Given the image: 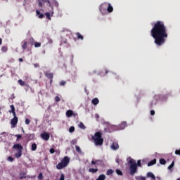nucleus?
Wrapping results in <instances>:
<instances>
[{
  "label": "nucleus",
  "mask_w": 180,
  "mask_h": 180,
  "mask_svg": "<svg viewBox=\"0 0 180 180\" xmlns=\"http://www.w3.org/2000/svg\"><path fill=\"white\" fill-rule=\"evenodd\" d=\"M152 37L154 38V43L159 47L165 44V39L168 37V33H167V27L163 21H157L153 24V27L150 31Z\"/></svg>",
  "instance_id": "1"
},
{
  "label": "nucleus",
  "mask_w": 180,
  "mask_h": 180,
  "mask_svg": "<svg viewBox=\"0 0 180 180\" xmlns=\"http://www.w3.org/2000/svg\"><path fill=\"white\" fill-rule=\"evenodd\" d=\"M128 164H129V170L130 174L134 175L136 172H137V167H141V160H138L137 163L134 159L131 158V157L127 158Z\"/></svg>",
  "instance_id": "2"
},
{
  "label": "nucleus",
  "mask_w": 180,
  "mask_h": 180,
  "mask_svg": "<svg viewBox=\"0 0 180 180\" xmlns=\"http://www.w3.org/2000/svg\"><path fill=\"white\" fill-rule=\"evenodd\" d=\"M91 140L95 146H103V139L102 138V132L97 131L91 136Z\"/></svg>",
  "instance_id": "3"
},
{
  "label": "nucleus",
  "mask_w": 180,
  "mask_h": 180,
  "mask_svg": "<svg viewBox=\"0 0 180 180\" xmlns=\"http://www.w3.org/2000/svg\"><path fill=\"white\" fill-rule=\"evenodd\" d=\"M13 148L17 152L15 153V158H20L22 155L23 146L20 143H15L13 145Z\"/></svg>",
  "instance_id": "4"
},
{
  "label": "nucleus",
  "mask_w": 180,
  "mask_h": 180,
  "mask_svg": "<svg viewBox=\"0 0 180 180\" xmlns=\"http://www.w3.org/2000/svg\"><path fill=\"white\" fill-rule=\"evenodd\" d=\"M70 164V158L65 156L63 159L56 165L57 169H63Z\"/></svg>",
  "instance_id": "5"
},
{
  "label": "nucleus",
  "mask_w": 180,
  "mask_h": 180,
  "mask_svg": "<svg viewBox=\"0 0 180 180\" xmlns=\"http://www.w3.org/2000/svg\"><path fill=\"white\" fill-rule=\"evenodd\" d=\"M53 1L54 0H37L38 6H39V8H43L44 5H46V6L51 8V2Z\"/></svg>",
  "instance_id": "6"
},
{
  "label": "nucleus",
  "mask_w": 180,
  "mask_h": 180,
  "mask_svg": "<svg viewBox=\"0 0 180 180\" xmlns=\"http://www.w3.org/2000/svg\"><path fill=\"white\" fill-rule=\"evenodd\" d=\"M108 10V3H103L100 7H99V11L100 12L103 14L105 15L106 13Z\"/></svg>",
  "instance_id": "7"
},
{
  "label": "nucleus",
  "mask_w": 180,
  "mask_h": 180,
  "mask_svg": "<svg viewBox=\"0 0 180 180\" xmlns=\"http://www.w3.org/2000/svg\"><path fill=\"white\" fill-rule=\"evenodd\" d=\"M41 139H43V140H45V141H49L50 139V134L47 132H44L41 134Z\"/></svg>",
  "instance_id": "8"
},
{
  "label": "nucleus",
  "mask_w": 180,
  "mask_h": 180,
  "mask_svg": "<svg viewBox=\"0 0 180 180\" xmlns=\"http://www.w3.org/2000/svg\"><path fill=\"white\" fill-rule=\"evenodd\" d=\"M18 117H15L13 119H11V124L12 127H16V124H18Z\"/></svg>",
  "instance_id": "9"
},
{
  "label": "nucleus",
  "mask_w": 180,
  "mask_h": 180,
  "mask_svg": "<svg viewBox=\"0 0 180 180\" xmlns=\"http://www.w3.org/2000/svg\"><path fill=\"white\" fill-rule=\"evenodd\" d=\"M127 126V122H122L120 125V130H124L125 127Z\"/></svg>",
  "instance_id": "10"
},
{
  "label": "nucleus",
  "mask_w": 180,
  "mask_h": 180,
  "mask_svg": "<svg viewBox=\"0 0 180 180\" xmlns=\"http://www.w3.org/2000/svg\"><path fill=\"white\" fill-rule=\"evenodd\" d=\"M107 11L109 13H112V12H113V6H112V4H110V3H108Z\"/></svg>",
  "instance_id": "11"
},
{
  "label": "nucleus",
  "mask_w": 180,
  "mask_h": 180,
  "mask_svg": "<svg viewBox=\"0 0 180 180\" xmlns=\"http://www.w3.org/2000/svg\"><path fill=\"white\" fill-rule=\"evenodd\" d=\"M44 75L46 78H49V79H53V78H54V75L53 73L45 72Z\"/></svg>",
  "instance_id": "12"
},
{
  "label": "nucleus",
  "mask_w": 180,
  "mask_h": 180,
  "mask_svg": "<svg viewBox=\"0 0 180 180\" xmlns=\"http://www.w3.org/2000/svg\"><path fill=\"white\" fill-rule=\"evenodd\" d=\"M74 111L72 110H68L66 111V116L67 117H71V116H74Z\"/></svg>",
  "instance_id": "13"
},
{
  "label": "nucleus",
  "mask_w": 180,
  "mask_h": 180,
  "mask_svg": "<svg viewBox=\"0 0 180 180\" xmlns=\"http://www.w3.org/2000/svg\"><path fill=\"white\" fill-rule=\"evenodd\" d=\"M36 13L39 19H43V18H44V14L40 13L39 10H36Z\"/></svg>",
  "instance_id": "14"
},
{
  "label": "nucleus",
  "mask_w": 180,
  "mask_h": 180,
  "mask_svg": "<svg viewBox=\"0 0 180 180\" xmlns=\"http://www.w3.org/2000/svg\"><path fill=\"white\" fill-rule=\"evenodd\" d=\"M111 148L112 150H117L119 148V144L117 143H112Z\"/></svg>",
  "instance_id": "15"
},
{
  "label": "nucleus",
  "mask_w": 180,
  "mask_h": 180,
  "mask_svg": "<svg viewBox=\"0 0 180 180\" xmlns=\"http://www.w3.org/2000/svg\"><path fill=\"white\" fill-rule=\"evenodd\" d=\"M155 164H157V159H153V160L150 161L148 163V167H151L153 165H155Z\"/></svg>",
  "instance_id": "16"
},
{
  "label": "nucleus",
  "mask_w": 180,
  "mask_h": 180,
  "mask_svg": "<svg viewBox=\"0 0 180 180\" xmlns=\"http://www.w3.org/2000/svg\"><path fill=\"white\" fill-rule=\"evenodd\" d=\"M91 103L94 105V106H96L99 103V99L98 98H95L91 101Z\"/></svg>",
  "instance_id": "17"
},
{
  "label": "nucleus",
  "mask_w": 180,
  "mask_h": 180,
  "mask_svg": "<svg viewBox=\"0 0 180 180\" xmlns=\"http://www.w3.org/2000/svg\"><path fill=\"white\" fill-rule=\"evenodd\" d=\"M148 178H151L153 180H155V176L152 172H148L147 173Z\"/></svg>",
  "instance_id": "18"
},
{
  "label": "nucleus",
  "mask_w": 180,
  "mask_h": 180,
  "mask_svg": "<svg viewBox=\"0 0 180 180\" xmlns=\"http://www.w3.org/2000/svg\"><path fill=\"white\" fill-rule=\"evenodd\" d=\"M102 162H103L102 160H98L91 161L92 165H98V164H102Z\"/></svg>",
  "instance_id": "19"
},
{
  "label": "nucleus",
  "mask_w": 180,
  "mask_h": 180,
  "mask_svg": "<svg viewBox=\"0 0 180 180\" xmlns=\"http://www.w3.org/2000/svg\"><path fill=\"white\" fill-rule=\"evenodd\" d=\"M76 36H77L78 40H84V36H82V34H81V33L77 32Z\"/></svg>",
  "instance_id": "20"
},
{
  "label": "nucleus",
  "mask_w": 180,
  "mask_h": 180,
  "mask_svg": "<svg viewBox=\"0 0 180 180\" xmlns=\"http://www.w3.org/2000/svg\"><path fill=\"white\" fill-rule=\"evenodd\" d=\"M20 179H26V172L20 173Z\"/></svg>",
  "instance_id": "21"
},
{
  "label": "nucleus",
  "mask_w": 180,
  "mask_h": 180,
  "mask_svg": "<svg viewBox=\"0 0 180 180\" xmlns=\"http://www.w3.org/2000/svg\"><path fill=\"white\" fill-rule=\"evenodd\" d=\"M22 49L26 50L27 49V41H23V44L22 45Z\"/></svg>",
  "instance_id": "22"
},
{
  "label": "nucleus",
  "mask_w": 180,
  "mask_h": 180,
  "mask_svg": "<svg viewBox=\"0 0 180 180\" xmlns=\"http://www.w3.org/2000/svg\"><path fill=\"white\" fill-rule=\"evenodd\" d=\"M106 179V176L105 174H101L98 176V179L96 180H105Z\"/></svg>",
  "instance_id": "23"
},
{
  "label": "nucleus",
  "mask_w": 180,
  "mask_h": 180,
  "mask_svg": "<svg viewBox=\"0 0 180 180\" xmlns=\"http://www.w3.org/2000/svg\"><path fill=\"white\" fill-rule=\"evenodd\" d=\"M18 84L21 86H25V85H27L26 84V82H25L22 79H18Z\"/></svg>",
  "instance_id": "24"
},
{
  "label": "nucleus",
  "mask_w": 180,
  "mask_h": 180,
  "mask_svg": "<svg viewBox=\"0 0 180 180\" xmlns=\"http://www.w3.org/2000/svg\"><path fill=\"white\" fill-rule=\"evenodd\" d=\"M32 151H36L37 150V145L36 143H32L31 146Z\"/></svg>",
  "instance_id": "25"
},
{
  "label": "nucleus",
  "mask_w": 180,
  "mask_h": 180,
  "mask_svg": "<svg viewBox=\"0 0 180 180\" xmlns=\"http://www.w3.org/2000/svg\"><path fill=\"white\" fill-rule=\"evenodd\" d=\"M89 172H91V174H96V172H98V169L90 168L89 169Z\"/></svg>",
  "instance_id": "26"
},
{
  "label": "nucleus",
  "mask_w": 180,
  "mask_h": 180,
  "mask_svg": "<svg viewBox=\"0 0 180 180\" xmlns=\"http://www.w3.org/2000/svg\"><path fill=\"white\" fill-rule=\"evenodd\" d=\"M28 44L31 46H33L34 44V39L33 38H30Z\"/></svg>",
  "instance_id": "27"
},
{
  "label": "nucleus",
  "mask_w": 180,
  "mask_h": 180,
  "mask_svg": "<svg viewBox=\"0 0 180 180\" xmlns=\"http://www.w3.org/2000/svg\"><path fill=\"white\" fill-rule=\"evenodd\" d=\"M160 163L162 165H165V164H167V160H165V159L164 158H161L160 160Z\"/></svg>",
  "instance_id": "28"
},
{
  "label": "nucleus",
  "mask_w": 180,
  "mask_h": 180,
  "mask_svg": "<svg viewBox=\"0 0 180 180\" xmlns=\"http://www.w3.org/2000/svg\"><path fill=\"white\" fill-rule=\"evenodd\" d=\"M45 16L46 17V19H48V20H51L50 13L49 12L45 13Z\"/></svg>",
  "instance_id": "29"
},
{
  "label": "nucleus",
  "mask_w": 180,
  "mask_h": 180,
  "mask_svg": "<svg viewBox=\"0 0 180 180\" xmlns=\"http://www.w3.org/2000/svg\"><path fill=\"white\" fill-rule=\"evenodd\" d=\"M10 108L11 110H10L8 112L9 113H13L15 112V105H10Z\"/></svg>",
  "instance_id": "30"
},
{
  "label": "nucleus",
  "mask_w": 180,
  "mask_h": 180,
  "mask_svg": "<svg viewBox=\"0 0 180 180\" xmlns=\"http://www.w3.org/2000/svg\"><path fill=\"white\" fill-rule=\"evenodd\" d=\"M79 127L80 129H82V130H85V129H86L85 125H84V123H82V122H80V123L79 124Z\"/></svg>",
  "instance_id": "31"
},
{
  "label": "nucleus",
  "mask_w": 180,
  "mask_h": 180,
  "mask_svg": "<svg viewBox=\"0 0 180 180\" xmlns=\"http://www.w3.org/2000/svg\"><path fill=\"white\" fill-rule=\"evenodd\" d=\"M113 172H114L113 169H109L106 172V175H112V174H113Z\"/></svg>",
  "instance_id": "32"
},
{
  "label": "nucleus",
  "mask_w": 180,
  "mask_h": 180,
  "mask_svg": "<svg viewBox=\"0 0 180 180\" xmlns=\"http://www.w3.org/2000/svg\"><path fill=\"white\" fill-rule=\"evenodd\" d=\"M76 151H77L79 154H81L82 153V150H81V148L78 146H76Z\"/></svg>",
  "instance_id": "33"
},
{
  "label": "nucleus",
  "mask_w": 180,
  "mask_h": 180,
  "mask_svg": "<svg viewBox=\"0 0 180 180\" xmlns=\"http://www.w3.org/2000/svg\"><path fill=\"white\" fill-rule=\"evenodd\" d=\"M34 44L35 48L41 47V43L40 42H35Z\"/></svg>",
  "instance_id": "34"
},
{
  "label": "nucleus",
  "mask_w": 180,
  "mask_h": 180,
  "mask_svg": "<svg viewBox=\"0 0 180 180\" xmlns=\"http://www.w3.org/2000/svg\"><path fill=\"white\" fill-rule=\"evenodd\" d=\"M1 51H4V53H6L8 51V46H2L1 47Z\"/></svg>",
  "instance_id": "35"
},
{
  "label": "nucleus",
  "mask_w": 180,
  "mask_h": 180,
  "mask_svg": "<svg viewBox=\"0 0 180 180\" xmlns=\"http://www.w3.org/2000/svg\"><path fill=\"white\" fill-rule=\"evenodd\" d=\"M74 131H75V127H70L69 128V132H70V133H74Z\"/></svg>",
  "instance_id": "36"
},
{
  "label": "nucleus",
  "mask_w": 180,
  "mask_h": 180,
  "mask_svg": "<svg viewBox=\"0 0 180 180\" xmlns=\"http://www.w3.org/2000/svg\"><path fill=\"white\" fill-rule=\"evenodd\" d=\"M66 84H67V82L62 80V81H60L59 84L60 86H64V85H65Z\"/></svg>",
  "instance_id": "37"
},
{
  "label": "nucleus",
  "mask_w": 180,
  "mask_h": 180,
  "mask_svg": "<svg viewBox=\"0 0 180 180\" xmlns=\"http://www.w3.org/2000/svg\"><path fill=\"white\" fill-rule=\"evenodd\" d=\"M116 174H117V175H120V176L123 175V172H122L120 171V169H116Z\"/></svg>",
  "instance_id": "38"
},
{
  "label": "nucleus",
  "mask_w": 180,
  "mask_h": 180,
  "mask_svg": "<svg viewBox=\"0 0 180 180\" xmlns=\"http://www.w3.org/2000/svg\"><path fill=\"white\" fill-rule=\"evenodd\" d=\"M7 160L9 161V162H13L14 159L12 156H9L8 157Z\"/></svg>",
  "instance_id": "39"
},
{
  "label": "nucleus",
  "mask_w": 180,
  "mask_h": 180,
  "mask_svg": "<svg viewBox=\"0 0 180 180\" xmlns=\"http://www.w3.org/2000/svg\"><path fill=\"white\" fill-rule=\"evenodd\" d=\"M174 165H175V162H172L171 165L168 167V169H172V168H174Z\"/></svg>",
  "instance_id": "40"
},
{
  "label": "nucleus",
  "mask_w": 180,
  "mask_h": 180,
  "mask_svg": "<svg viewBox=\"0 0 180 180\" xmlns=\"http://www.w3.org/2000/svg\"><path fill=\"white\" fill-rule=\"evenodd\" d=\"M136 180H146V177L143 176H140L136 178Z\"/></svg>",
  "instance_id": "41"
},
{
  "label": "nucleus",
  "mask_w": 180,
  "mask_h": 180,
  "mask_svg": "<svg viewBox=\"0 0 180 180\" xmlns=\"http://www.w3.org/2000/svg\"><path fill=\"white\" fill-rule=\"evenodd\" d=\"M15 137H17V141L20 140V139H22V135L20 134H16L15 135Z\"/></svg>",
  "instance_id": "42"
},
{
  "label": "nucleus",
  "mask_w": 180,
  "mask_h": 180,
  "mask_svg": "<svg viewBox=\"0 0 180 180\" xmlns=\"http://www.w3.org/2000/svg\"><path fill=\"white\" fill-rule=\"evenodd\" d=\"M55 101L56 102H60V101H61V98H60V97L57 96L55 97Z\"/></svg>",
  "instance_id": "43"
},
{
  "label": "nucleus",
  "mask_w": 180,
  "mask_h": 180,
  "mask_svg": "<svg viewBox=\"0 0 180 180\" xmlns=\"http://www.w3.org/2000/svg\"><path fill=\"white\" fill-rule=\"evenodd\" d=\"M38 179L39 180H41L43 179V174L42 173H40L38 176Z\"/></svg>",
  "instance_id": "44"
},
{
  "label": "nucleus",
  "mask_w": 180,
  "mask_h": 180,
  "mask_svg": "<svg viewBox=\"0 0 180 180\" xmlns=\"http://www.w3.org/2000/svg\"><path fill=\"white\" fill-rule=\"evenodd\" d=\"M49 153H50L51 154H54V153H56V150H54V148H51V149L49 150Z\"/></svg>",
  "instance_id": "45"
},
{
  "label": "nucleus",
  "mask_w": 180,
  "mask_h": 180,
  "mask_svg": "<svg viewBox=\"0 0 180 180\" xmlns=\"http://www.w3.org/2000/svg\"><path fill=\"white\" fill-rule=\"evenodd\" d=\"M48 43L49 44H53V39H51V38H48Z\"/></svg>",
  "instance_id": "46"
},
{
  "label": "nucleus",
  "mask_w": 180,
  "mask_h": 180,
  "mask_svg": "<svg viewBox=\"0 0 180 180\" xmlns=\"http://www.w3.org/2000/svg\"><path fill=\"white\" fill-rule=\"evenodd\" d=\"M25 124H30V120L29 119H25Z\"/></svg>",
  "instance_id": "47"
},
{
  "label": "nucleus",
  "mask_w": 180,
  "mask_h": 180,
  "mask_svg": "<svg viewBox=\"0 0 180 180\" xmlns=\"http://www.w3.org/2000/svg\"><path fill=\"white\" fill-rule=\"evenodd\" d=\"M150 115H151V116H154V115H155V111L154 110H151Z\"/></svg>",
  "instance_id": "48"
},
{
  "label": "nucleus",
  "mask_w": 180,
  "mask_h": 180,
  "mask_svg": "<svg viewBox=\"0 0 180 180\" xmlns=\"http://www.w3.org/2000/svg\"><path fill=\"white\" fill-rule=\"evenodd\" d=\"M175 154H176V155H180V150H175Z\"/></svg>",
  "instance_id": "49"
},
{
  "label": "nucleus",
  "mask_w": 180,
  "mask_h": 180,
  "mask_svg": "<svg viewBox=\"0 0 180 180\" xmlns=\"http://www.w3.org/2000/svg\"><path fill=\"white\" fill-rule=\"evenodd\" d=\"M34 68H38L39 67H40V65H39V63H34Z\"/></svg>",
  "instance_id": "50"
},
{
  "label": "nucleus",
  "mask_w": 180,
  "mask_h": 180,
  "mask_svg": "<svg viewBox=\"0 0 180 180\" xmlns=\"http://www.w3.org/2000/svg\"><path fill=\"white\" fill-rule=\"evenodd\" d=\"M64 178H65L64 174H62L60 175V177L59 180H64Z\"/></svg>",
  "instance_id": "51"
},
{
  "label": "nucleus",
  "mask_w": 180,
  "mask_h": 180,
  "mask_svg": "<svg viewBox=\"0 0 180 180\" xmlns=\"http://www.w3.org/2000/svg\"><path fill=\"white\" fill-rule=\"evenodd\" d=\"M13 113V117H16V112L14 111V112H12Z\"/></svg>",
  "instance_id": "52"
},
{
  "label": "nucleus",
  "mask_w": 180,
  "mask_h": 180,
  "mask_svg": "<svg viewBox=\"0 0 180 180\" xmlns=\"http://www.w3.org/2000/svg\"><path fill=\"white\" fill-rule=\"evenodd\" d=\"M19 61H20V63H23V58H19Z\"/></svg>",
  "instance_id": "53"
},
{
  "label": "nucleus",
  "mask_w": 180,
  "mask_h": 180,
  "mask_svg": "<svg viewBox=\"0 0 180 180\" xmlns=\"http://www.w3.org/2000/svg\"><path fill=\"white\" fill-rule=\"evenodd\" d=\"M50 79V84H53V79Z\"/></svg>",
  "instance_id": "54"
},
{
  "label": "nucleus",
  "mask_w": 180,
  "mask_h": 180,
  "mask_svg": "<svg viewBox=\"0 0 180 180\" xmlns=\"http://www.w3.org/2000/svg\"><path fill=\"white\" fill-rule=\"evenodd\" d=\"M1 44H2V39L1 38H0V46H1Z\"/></svg>",
  "instance_id": "55"
},
{
  "label": "nucleus",
  "mask_w": 180,
  "mask_h": 180,
  "mask_svg": "<svg viewBox=\"0 0 180 180\" xmlns=\"http://www.w3.org/2000/svg\"><path fill=\"white\" fill-rule=\"evenodd\" d=\"M116 162H117V164H119V159L116 160Z\"/></svg>",
  "instance_id": "56"
},
{
  "label": "nucleus",
  "mask_w": 180,
  "mask_h": 180,
  "mask_svg": "<svg viewBox=\"0 0 180 180\" xmlns=\"http://www.w3.org/2000/svg\"><path fill=\"white\" fill-rule=\"evenodd\" d=\"M22 133H25V130L23 129V128H22Z\"/></svg>",
  "instance_id": "57"
},
{
  "label": "nucleus",
  "mask_w": 180,
  "mask_h": 180,
  "mask_svg": "<svg viewBox=\"0 0 180 180\" xmlns=\"http://www.w3.org/2000/svg\"><path fill=\"white\" fill-rule=\"evenodd\" d=\"M105 74H108V70H105Z\"/></svg>",
  "instance_id": "58"
},
{
  "label": "nucleus",
  "mask_w": 180,
  "mask_h": 180,
  "mask_svg": "<svg viewBox=\"0 0 180 180\" xmlns=\"http://www.w3.org/2000/svg\"><path fill=\"white\" fill-rule=\"evenodd\" d=\"M13 98H15V96H14V94H13Z\"/></svg>",
  "instance_id": "59"
},
{
  "label": "nucleus",
  "mask_w": 180,
  "mask_h": 180,
  "mask_svg": "<svg viewBox=\"0 0 180 180\" xmlns=\"http://www.w3.org/2000/svg\"><path fill=\"white\" fill-rule=\"evenodd\" d=\"M176 180H180V179H177Z\"/></svg>",
  "instance_id": "60"
}]
</instances>
